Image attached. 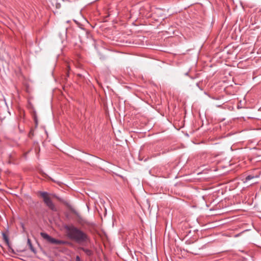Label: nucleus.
<instances>
[{
	"mask_svg": "<svg viewBox=\"0 0 261 261\" xmlns=\"http://www.w3.org/2000/svg\"><path fill=\"white\" fill-rule=\"evenodd\" d=\"M67 230L69 238L77 243H85L89 240L88 237L85 233L74 226L68 227Z\"/></svg>",
	"mask_w": 261,
	"mask_h": 261,
	"instance_id": "obj_1",
	"label": "nucleus"
},
{
	"mask_svg": "<svg viewBox=\"0 0 261 261\" xmlns=\"http://www.w3.org/2000/svg\"><path fill=\"white\" fill-rule=\"evenodd\" d=\"M40 235L46 241L51 244L62 245L65 244V242L54 239L45 232H41Z\"/></svg>",
	"mask_w": 261,
	"mask_h": 261,
	"instance_id": "obj_2",
	"label": "nucleus"
},
{
	"mask_svg": "<svg viewBox=\"0 0 261 261\" xmlns=\"http://www.w3.org/2000/svg\"><path fill=\"white\" fill-rule=\"evenodd\" d=\"M41 196L43 198V201L46 205L51 210H55V206L51 200H50L48 194L46 192H41L40 193Z\"/></svg>",
	"mask_w": 261,
	"mask_h": 261,
	"instance_id": "obj_3",
	"label": "nucleus"
},
{
	"mask_svg": "<svg viewBox=\"0 0 261 261\" xmlns=\"http://www.w3.org/2000/svg\"><path fill=\"white\" fill-rule=\"evenodd\" d=\"M3 239L5 241L6 245L8 246H9V236L7 232H5L2 233Z\"/></svg>",
	"mask_w": 261,
	"mask_h": 261,
	"instance_id": "obj_4",
	"label": "nucleus"
},
{
	"mask_svg": "<svg viewBox=\"0 0 261 261\" xmlns=\"http://www.w3.org/2000/svg\"><path fill=\"white\" fill-rule=\"evenodd\" d=\"M156 15H160L162 16V10L160 9H156L155 12L153 14V16L155 17Z\"/></svg>",
	"mask_w": 261,
	"mask_h": 261,
	"instance_id": "obj_5",
	"label": "nucleus"
},
{
	"mask_svg": "<svg viewBox=\"0 0 261 261\" xmlns=\"http://www.w3.org/2000/svg\"><path fill=\"white\" fill-rule=\"evenodd\" d=\"M253 178H254V176H251V175H248L246 177L244 182H246L247 181H248Z\"/></svg>",
	"mask_w": 261,
	"mask_h": 261,
	"instance_id": "obj_6",
	"label": "nucleus"
},
{
	"mask_svg": "<svg viewBox=\"0 0 261 261\" xmlns=\"http://www.w3.org/2000/svg\"><path fill=\"white\" fill-rule=\"evenodd\" d=\"M75 261H81V258L79 256H76Z\"/></svg>",
	"mask_w": 261,
	"mask_h": 261,
	"instance_id": "obj_7",
	"label": "nucleus"
},
{
	"mask_svg": "<svg viewBox=\"0 0 261 261\" xmlns=\"http://www.w3.org/2000/svg\"><path fill=\"white\" fill-rule=\"evenodd\" d=\"M30 249H31V250H32V251H33V252H34V248H33V246H32V244H30Z\"/></svg>",
	"mask_w": 261,
	"mask_h": 261,
	"instance_id": "obj_8",
	"label": "nucleus"
},
{
	"mask_svg": "<svg viewBox=\"0 0 261 261\" xmlns=\"http://www.w3.org/2000/svg\"><path fill=\"white\" fill-rule=\"evenodd\" d=\"M28 244H29V245H30V244H31L30 240L29 239H28Z\"/></svg>",
	"mask_w": 261,
	"mask_h": 261,
	"instance_id": "obj_9",
	"label": "nucleus"
},
{
	"mask_svg": "<svg viewBox=\"0 0 261 261\" xmlns=\"http://www.w3.org/2000/svg\"><path fill=\"white\" fill-rule=\"evenodd\" d=\"M90 252V251H89V250H86V252L88 253V252Z\"/></svg>",
	"mask_w": 261,
	"mask_h": 261,
	"instance_id": "obj_10",
	"label": "nucleus"
}]
</instances>
